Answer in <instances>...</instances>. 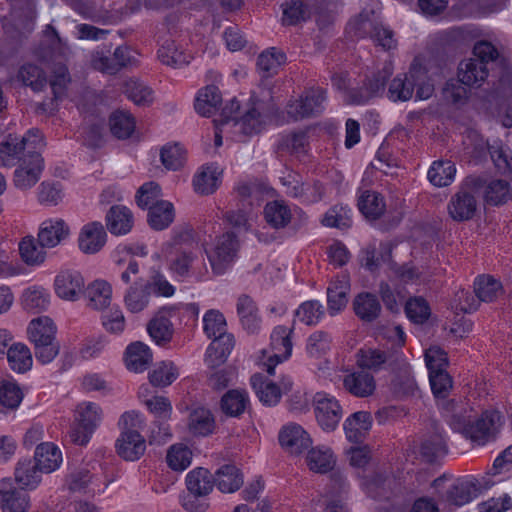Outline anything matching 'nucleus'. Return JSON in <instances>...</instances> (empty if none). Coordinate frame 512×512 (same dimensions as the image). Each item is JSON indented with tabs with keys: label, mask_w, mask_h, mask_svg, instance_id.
<instances>
[{
	"label": "nucleus",
	"mask_w": 512,
	"mask_h": 512,
	"mask_svg": "<svg viewBox=\"0 0 512 512\" xmlns=\"http://www.w3.org/2000/svg\"><path fill=\"white\" fill-rule=\"evenodd\" d=\"M284 61L285 55L281 51L271 48L258 56L257 68L262 77H270L277 73Z\"/></svg>",
	"instance_id": "57"
},
{
	"label": "nucleus",
	"mask_w": 512,
	"mask_h": 512,
	"mask_svg": "<svg viewBox=\"0 0 512 512\" xmlns=\"http://www.w3.org/2000/svg\"><path fill=\"white\" fill-rule=\"evenodd\" d=\"M234 344V337L229 333L213 339L206 352L207 364L212 368L223 364L233 350Z\"/></svg>",
	"instance_id": "29"
},
{
	"label": "nucleus",
	"mask_w": 512,
	"mask_h": 512,
	"mask_svg": "<svg viewBox=\"0 0 512 512\" xmlns=\"http://www.w3.org/2000/svg\"><path fill=\"white\" fill-rule=\"evenodd\" d=\"M189 431L193 435L207 436L215 428V420L210 410L198 407L191 411L188 422Z\"/></svg>",
	"instance_id": "47"
},
{
	"label": "nucleus",
	"mask_w": 512,
	"mask_h": 512,
	"mask_svg": "<svg viewBox=\"0 0 512 512\" xmlns=\"http://www.w3.org/2000/svg\"><path fill=\"white\" fill-rule=\"evenodd\" d=\"M249 404V398L244 390L231 389L221 398L222 412L230 417H239Z\"/></svg>",
	"instance_id": "46"
},
{
	"label": "nucleus",
	"mask_w": 512,
	"mask_h": 512,
	"mask_svg": "<svg viewBox=\"0 0 512 512\" xmlns=\"http://www.w3.org/2000/svg\"><path fill=\"white\" fill-rule=\"evenodd\" d=\"M196 251L192 249L175 251V256L169 264L172 273L182 278L188 277L192 264L197 259Z\"/></svg>",
	"instance_id": "59"
},
{
	"label": "nucleus",
	"mask_w": 512,
	"mask_h": 512,
	"mask_svg": "<svg viewBox=\"0 0 512 512\" xmlns=\"http://www.w3.org/2000/svg\"><path fill=\"white\" fill-rule=\"evenodd\" d=\"M325 98L323 89H311L299 99L288 103L287 114L295 121L317 115L323 110Z\"/></svg>",
	"instance_id": "9"
},
{
	"label": "nucleus",
	"mask_w": 512,
	"mask_h": 512,
	"mask_svg": "<svg viewBox=\"0 0 512 512\" xmlns=\"http://www.w3.org/2000/svg\"><path fill=\"white\" fill-rule=\"evenodd\" d=\"M392 72L393 69L391 65H386L382 71H379L371 79H369L363 92H360L359 95L356 92L351 94V102L354 104H363L367 102L372 96H375L379 92L384 91L385 83Z\"/></svg>",
	"instance_id": "41"
},
{
	"label": "nucleus",
	"mask_w": 512,
	"mask_h": 512,
	"mask_svg": "<svg viewBox=\"0 0 512 512\" xmlns=\"http://www.w3.org/2000/svg\"><path fill=\"white\" fill-rule=\"evenodd\" d=\"M293 328H288L283 325L276 326L271 333L270 346L274 352L272 356L268 358L266 363L267 373L273 375L275 366L286 360L292 352V341L291 335Z\"/></svg>",
	"instance_id": "12"
},
{
	"label": "nucleus",
	"mask_w": 512,
	"mask_h": 512,
	"mask_svg": "<svg viewBox=\"0 0 512 512\" xmlns=\"http://www.w3.org/2000/svg\"><path fill=\"white\" fill-rule=\"evenodd\" d=\"M489 68L478 58H469L460 62L458 67V79L461 84L478 88L488 78Z\"/></svg>",
	"instance_id": "19"
},
{
	"label": "nucleus",
	"mask_w": 512,
	"mask_h": 512,
	"mask_svg": "<svg viewBox=\"0 0 512 512\" xmlns=\"http://www.w3.org/2000/svg\"><path fill=\"white\" fill-rule=\"evenodd\" d=\"M355 315L364 323H372L381 315L382 306L378 297L371 292L358 293L352 302Z\"/></svg>",
	"instance_id": "22"
},
{
	"label": "nucleus",
	"mask_w": 512,
	"mask_h": 512,
	"mask_svg": "<svg viewBox=\"0 0 512 512\" xmlns=\"http://www.w3.org/2000/svg\"><path fill=\"white\" fill-rule=\"evenodd\" d=\"M20 257L28 266L42 265L46 258V248L39 244L38 240L31 235L25 236L19 242Z\"/></svg>",
	"instance_id": "40"
},
{
	"label": "nucleus",
	"mask_w": 512,
	"mask_h": 512,
	"mask_svg": "<svg viewBox=\"0 0 512 512\" xmlns=\"http://www.w3.org/2000/svg\"><path fill=\"white\" fill-rule=\"evenodd\" d=\"M186 486L193 498H186L183 507L190 512H205L208 503L199 500L213 490V476L205 468L199 467L187 474Z\"/></svg>",
	"instance_id": "8"
},
{
	"label": "nucleus",
	"mask_w": 512,
	"mask_h": 512,
	"mask_svg": "<svg viewBox=\"0 0 512 512\" xmlns=\"http://www.w3.org/2000/svg\"><path fill=\"white\" fill-rule=\"evenodd\" d=\"M222 171L213 164L203 165L193 177V187L197 192H213L220 188Z\"/></svg>",
	"instance_id": "32"
},
{
	"label": "nucleus",
	"mask_w": 512,
	"mask_h": 512,
	"mask_svg": "<svg viewBox=\"0 0 512 512\" xmlns=\"http://www.w3.org/2000/svg\"><path fill=\"white\" fill-rule=\"evenodd\" d=\"M279 442L291 454H300L312 444L309 434L298 424L283 427L279 433Z\"/></svg>",
	"instance_id": "17"
},
{
	"label": "nucleus",
	"mask_w": 512,
	"mask_h": 512,
	"mask_svg": "<svg viewBox=\"0 0 512 512\" xmlns=\"http://www.w3.org/2000/svg\"><path fill=\"white\" fill-rule=\"evenodd\" d=\"M392 250L389 244H381V251L377 254L374 244H369L362 249L359 256L360 264L370 272H375L381 263L390 262Z\"/></svg>",
	"instance_id": "45"
},
{
	"label": "nucleus",
	"mask_w": 512,
	"mask_h": 512,
	"mask_svg": "<svg viewBox=\"0 0 512 512\" xmlns=\"http://www.w3.org/2000/svg\"><path fill=\"white\" fill-rule=\"evenodd\" d=\"M214 484L223 493H233L243 485V475L235 465L227 464L216 472Z\"/></svg>",
	"instance_id": "38"
},
{
	"label": "nucleus",
	"mask_w": 512,
	"mask_h": 512,
	"mask_svg": "<svg viewBox=\"0 0 512 512\" xmlns=\"http://www.w3.org/2000/svg\"><path fill=\"white\" fill-rule=\"evenodd\" d=\"M356 31L355 34L363 37L365 34H369L373 41L388 51L397 47V41L394 39V33L389 28L382 24L373 23L369 20L367 14H360L355 21Z\"/></svg>",
	"instance_id": "11"
},
{
	"label": "nucleus",
	"mask_w": 512,
	"mask_h": 512,
	"mask_svg": "<svg viewBox=\"0 0 512 512\" xmlns=\"http://www.w3.org/2000/svg\"><path fill=\"white\" fill-rule=\"evenodd\" d=\"M54 288L61 299L76 301L84 292L85 280L78 271L63 270L55 277Z\"/></svg>",
	"instance_id": "14"
},
{
	"label": "nucleus",
	"mask_w": 512,
	"mask_h": 512,
	"mask_svg": "<svg viewBox=\"0 0 512 512\" xmlns=\"http://www.w3.org/2000/svg\"><path fill=\"white\" fill-rule=\"evenodd\" d=\"M228 107L224 108L222 125H229L233 123V127L236 131L241 132L244 135H253L262 131L266 125V118L263 117L255 108L248 110L243 117L240 119L232 118L227 115Z\"/></svg>",
	"instance_id": "20"
},
{
	"label": "nucleus",
	"mask_w": 512,
	"mask_h": 512,
	"mask_svg": "<svg viewBox=\"0 0 512 512\" xmlns=\"http://www.w3.org/2000/svg\"><path fill=\"white\" fill-rule=\"evenodd\" d=\"M191 58L189 53L171 39L165 40L158 49V59L160 62L175 69L189 64Z\"/></svg>",
	"instance_id": "30"
},
{
	"label": "nucleus",
	"mask_w": 512,
	"mask_h": 512,
	"mask_svg": "<svg viewBox=\"0 0 512 512\" xmlns=\"http://www.w3.org/2000/svg\"><path fill=\"white\" fill-rule=\"evenodd\" d=\"M108 231L116 236L128 234L134 225V217L129 208L123 205H113L105 216Z\"/></svg>",
	"instance_id": "21"
},
{
	"label": "nucleus",
	"mask_w": 512,
	"mask_h": 512,
	"mask_svg": "<svg viewBox=\"0 0 512 512\" xmlns=\"http://www.w3.org/2000/svg\"><path fill=\"white\" fill-rule=\"evenodd\" d=\"M6 355L10 368L17 373H25L32 366L31 351L23 343L12 344Z\"/></svg>",
	"instance_id": "51"
},
{
	"label": "nucleus",
	"mask_w": 512,
	"mask_h": 512,
	"mask_svg": "<svg viewBox=\"0 0 512 512\" xmlns=\"http://www.w3.org/2000/svg\"><path fill=\"white\" fill-rule=\"evenodd\" d=\"M390 355L379 349H361L357 353V364L362 369L379 371L389 361Z\"/></svg>",
	"instance_id": "56"
},
{
	"label": "nucleus",
	"mask_w": 512,
	"mask_h": 512,
	"mask_svg": "<svg viewBox=\"0 0 512 512\" xmlns=\"http://www.w3.org/2000/svg\"><path fill=\"white\" fill-rule=\"evenodd\" d=\"M107 233L99 221L85 224L78 235V247L85 254H96L106 244Z\"/></svg>",
	"instance_id": "15"
},
{
	"label": "nucleus",
	"mask_w": 512,
	"mask_h": 512,
	"mask_svg": "<svg viewBox=\"0 0 512 512\" xmlns=\"http://www.w3.org/2000/svg\"><path fill=\"white\" fill-rule=\"evenodd\" d=\"M474 291L480 301L493 302L503 293V286L492 276L482 275L476 279Z\"/></svg>",
	"instance_id": "53"
},
{
	"label": "nucleus",
	"mask_w": 512,
	"mask_h": 512,
	"mask_svg": "<svg viewBox=\"0 0 512 512\" xmlns=\"http://www.w3.org/2000/svg\"><path fill=\"white\" fill-rule=\"evenodd\" d=\"M477 210V202L473 194H454L448 204L450 217L458 222L473 218Z\"/></svg>",
	"instance_id": "31"
},
{
	"label": "nucleus",
	"mask_w": 512,
	"mask_h": 512,
	"mask_svg": "<svg viewBox=\"0 0 512 512\" xmlns=\"http://www.w3.org/2000/svg\"><path fill=\"white\" fill-rule=\"evenodd\" d=\"M152 298L150 284L145 279H137L126 290L123 302L131 313H140L145 310Z\"/></svg>",
	"instance_id": "18"
},
{
	"label": "nucleus",
	"mask_w": 512,
	"mask_h": 512,
	"mask_svg": "<svg viewBox=\"0 0 512 512\" xmlns=\"http://www.w3.org/2000/svg\"><path fill=\"white\" fill-rule=\"evenodd\" d=\"M512 190L505 180L488 181L485 176H467L461 184V192H508Z\"/></svg>",
	"instance_id": "36"
},
{
	"label": "nucleus",
	"mask_w": 512,
	"mask_h": 512,
	"mask_svg": "<svg viewBox=\"0 0 512 512\" xmlns=\"http://www.w3.org/2000/svg\"><path fill=\"white\" fill-rule=\"evenodd\" d=\"M222 102V96L217 86L208 85L198 92L195 109L202 116L213 114Z\"/></svg>",
	"instance_id": "48"
},
{
	"label": "nucleus",
	"mask_w": 512,
	"mask_h": 512,
	"mask_svg": "<svg viewBox=\"0 0 512 512\" xmlns=\"http://www.w3.org/2000/svg\"><path fill=\"white\" fill-rule=\"evenodd\" d=\"M111 133L118 139L129 138L135 130V118L127 111L117 110L109 118Z\"/></svg>",
	"instance_id": "52"
},
{
	"label": "nucleus",
	"mask_w": 512,
	"mask_h": 512,
	"mask_svg": "<svg viewBox=\"0 0 512 512\" xmlns=\"http://www.w3.org/2000/svg\"><path fill=\"white\" fill-rule=\"evenodd\" d=\"M358 208L367 219L376 220L385 212L386 203L382 194H361Z\"/></svg>",
	"instance_id": "55"
},
{
	"label": "nucleus",
	"mask_w": 512,
	"mask_h": 512,
	"mask_svg": "<svg viewBox=\"0 0 512 512\" xmlns=\"http://www.w3.org/2000/svg\"><path fill=\"white\" fill-rule=\"evenodd\" d=\"M198 244V234L190 224L184 223L172 229L171 238L167 245L174 251H179L181 249L197 250Z\"/></svg>",
	"instance_id": "39"
},
{
	"label": "nucleus",
	"mask_w": 512,
	"mask_h": 512,
	"mask_svg": "<svg viewBox=\"0 0 512 512\" xmlns=\"http://www.w3.org/2000/svg\"><path fill=\"white\" fill-rule=\"evenodd\" d=\"M42 473H50L62 462L61 451L52 443H41L36 447L34 459Z\"/></svg>",
	"instance_id": "37"
},
{
	"label": "nucleus",
	"mask_w": 512,
	"mask_h": 512,
	"mask_svg": "<svg viewBox=\"0 0 512 512\" xmlns=\"http://www.w3.org/2000/svg\"><path fill=\"white\" fill-rule=\"evenodd\" d=\"M87 306L94 310H103L111 303L112 288L105 280H95L84 289Z\"/></svg>",
	"instance_id": "27"
},
{
	"label": "nucleus",
	"mask_w": 512,
	"mask_h": 512,
	"mask_svg": "<svg viewBox=\"0 0 512 512\" xmlns=\"http://www.w3.org/2000/svg\"><path fill=\"white\" fill-rule=\"evenodd\" d=\"M240 242L237 235L228 231L215 239L211 250H205L212 271L215 275H222L231 266L237 257Z\"/></svg>",
	"instance_id": "7"
},
{
	"label": "nucleus",
	"mask_w": 512,
	"mask_h": 512,
	"mask_svg": "<svg viewBox=\"0 0 512 512\" xmlns=\"http://www.w3.org/2000/svg\"><path fill=\"white\" fill-rule=\"evenodd\" d=\"M160 160L167 170H179L186 160L185 151L179 144H167L160 151Z\"/></svg>",
	"instance_id": "62"
},
{
	"label": "nucleus",
	"mask_w": 512,
	"mask_h": 512,
	"mask_svg": "<svg viewBox=\"0 0 512 512\" xmlns=\"http://www.w3.org/2000/svg\"><path fill=\"white\" fill-rule=\"evenodd\" d=\"M251 384L264 405L273 406L280 401L281 388L272 381L265 379L262 374H254L251 377Z\"/></svg>",
	"instance_id": "42"
},
{
	"label": "nucleus",
	"mask_w": 512,
	"mask_h": 512,
	"mask_svg": "<svg viewBox=\"0 0 512 512\" xmlns=\"http://www.w3.org/2000/svg\"><path fill=\"white\" fill-rule=\"evenodd\" d=\"M237 313L243 329L249 334H255L260 330L261 318L258 314V307L250 296L246 294L239 296Z\"/></svg>",
	"instance_id": "23"
},
{
	"label": "nucleus",
	"mask_w": 512,
	"mask_h": 512,
	"mask_svg": "<svg viewBox=\"0 0 512 512\" xmlns=\"http://www.w3.org/2000/svg\"><path fill=\"white\" fill-rule=\"evenodd\" d=\"M456 167L455 164L449 160L434 161L428 170V180L435 187L448 186L455 177Z\"/></svg>",
	"instance_id": "50"
},
{
	"label": "nucleus",
	"mask_w": 512,
	"mask_h": 512,
	"mask_svg": "<svg viewBox=\"0 0 512 512\" xmlns=\"http://www.w3.org/2000/svg\"><path fill=\"white\" fill-rule=\"evenodd\" d=\"M174 218L175 210L173 204L169 201L158 200L150 206L147 222L153 230L162 231L171 225Z\"/></svg>",
	"instance_id": "28"
},
{
	"label": "nucleus",
	"mask_w": 512,
	"mask_h": 512,
	"mask_svg": "<svg viewBox=\"0 0 512 512\" xmlns=\"http://www.w3.org/2000/svg\"><path fill=\"white\" fill-rule=\"evenodd\" d=\"M348 286L344 281H335L327 289L328 309L333 315L342 310L347 302Z\"/></svg>",
	"instance_id": "61"
},
{
	"label": "nucleus",
	"mask_w": 512,
	"mask_h": 512,
	"mask_svg": "<svg viewBox=\"0 0 512 512\" xmlns=\"http://www.w3.org/2000/svg\"><path fill=\"white\" fill-rule=\"evenodd\" d=\"M478 492L479 488L473 481L457 480L448 488L443 500L449 506L459 507L477 497Z\"/></svg>",
	"instance_id": "24"
},
{
	"label": "nucleus",
	"mask_w": 512,
	"mask_h": 512,
	"mask_svg": "<svg viewBox=\"0 0 512 512\" xmlns=\"http://www.w3.org/2000/svg\"><path fill=\"white\" fill-rule=\"evenodd\" d=\"M152 361V354L148 346L141 342L130 344L126 350V366L134 372H142L148 368Z\"/></svg>",
	"instance_id": "43"
},
{
	"label": "nucleus",
	"mask_w": 512,
	"mask_h": 512,
	"mask_svg": "<svg viewBox=\"0 0 512 512\" xmlns=\"http://www.w3.org/2000/svg\"><path fill=\"white\" fill-rule=\"evenodd\" d=\"M13 80L25 87H30L34 92L42 91L47 84L44 70L32 63L20 66Z\"/></svg>",
	"instance_id": "35"
},
{
	"label": "nucleus",
	"mask_w": 512,
	"mask_h": 512,
	"mask_svg": "<svg viewBox=\"0 0 512 512\" xmlns=\"http://www.w3.org/2000/svg\"><path fill=\"white\" fill-rule=\"evenodd\" d=\"M264 214L266 221L274 228H283L291 220L290 209L279 201L266 204Z\"/></svg>",
	"instance_id": "60"
},
{
	"label": "nucleus",
	"mask_w": 512,
	"mask_h": 512,
	"mask_svg": "<svg viewBox=\"0 0 512 512\" xmlns=\"http://www.w3.org/2000/svg\"><path fill=\"white\" fill-rule=\"evenodd\" d=\"M30 498L24 488H17L11 478L0 481V508L3 512H26Z\"/></svg>",
	"instance_id": "13"
},
{
	"label": "nucleus",
	"mask_w": 512,
	"mask_h": 512,
	"mask_svg": "<svg viewBox=\"0 0 512 512\" xmlns=\"http://www.w3.org/2000/svg\"><path fill=\"white\" fill-rule=\"evenodd\" d=\"M81 427L88 429V432H94L101 420V408L93 402L82 403L77 407Z\"/></svg>",
	"instance_id": "63"
},
{
	"label": "nucleus",
	"mask_w": 512,
	"mask_h": 512,
	"mask_svg": "<svg viewBox=\"0 0 512 512\" xmlns=\"http://www.w3.org/2000/svg\"><path fill=\"white\" fill-rule=\"evenodd\" d=\"M432 430V433L422 442L420 449L422 458L428 463L435 462L447 453L443 430L436 422L432 423Z\"/></svg>",
	"instance_id": "26"
},
{
	"label": "nucleus",
	"mask_w": 512,
	"mask_h": 512,
	"mask_svg": "<svg viewBox=\"0 0 512 512\" xmlns=\"http://www.w3.org/2000/svg\"><path fill=\"white\" fill-rule=\"evenodd\" d=\"M454 431L477 445H485L496 438L504 424L502 414L497 410H486L481 415H473V409L464 414H454L449 420Z\"/></svg>",
	"instance_id": "1"
},
{
	"label": "nucleus",
	"mask_w": 512,
	"mask_h": 512,
	"mask_svg": "<svg viewBox=\"0 0 512 512\" xmlns=\"http://www.w3.org/2000/svg\"><path fill=\"white\" fill-rule=\"evenodd\" d=\"M179 376V369L173 361L160 362L149 374L150 383L155 387L171 385Z\"/></svg>",
	"instance_id": "54"
},
{
	"label": "nucleus",
	"mask_w": 512,
	"mask_h": 512,
	"mask_svg": "<svg viewBox=\"0 0 512 512\" xmlns=\"http://www.w3.org/2000/svg\"><path fill=\"white\" fill-rule=\"evenodd\" d=\"M41 474L34 460L24 459L15 468V481L24 489H35L41 481Z\"/></svg>",
	"instance_id": "44"
},
{
	"label": "nucleus",
	"mask_w": 512,
	"mask_h": 512,
	"mask_svg": "<svg viewBox=\"0 0 512 512\" xmlns=\"http://www.w3.org/2000/svg\"><path fill=\"white\" fill-rule=\"evenodd\" d=\"M70 234L69 226L64 220L46 221L39 229L37 240L40 245L54 248Z\"/></svg>",
	"instance_id": "25"
},
{
	"label": "nucleus",
	"mask_w": 512,
	"mask_h": 512,
	"mask_svg": "<svg viewBox=\"0 0 512 512\" xmlns=\"http://www.w3.org/2000/svg\"><path fill=\"white\" fill-rule=\"evenodd\" d=\"M372 419L369 412L353 413L344 423L347 439L353 443L362 442L366 432L371 428Z\"/></svg>",
	"instance_id": "34"
},
{
	"label": "nucleus",
	"mask_w": 512,
	"mask_h": 512,
	"mask_svg": "<svg viewBox=\"0 0 512 512\" xmlns=\"http://www.w3.org/2000/svg\"><path fill=\"white\" fill-rule=\"evenodd\" d=\"M125 94L138 106H148L153 102V91L143 82L129 79L125 82Z\"/></svg>",
	"instance_id": "58"
},
{
	"label": "nucleus",
	"mask_w": 512,
	"mask_h": 512,
	"mask_svg": "<svg viewBox=\"0 0 512 512\" xmlns=\"http://www.w3.org/2000/svg\"><path fill=\"white\" fill-rule=\"evenodd\" d=\"M70 54L69 46L60 38L56 29L50 24L47 25L43 30V37L37 49V56L44 62L58 61V64L52 71L53 74L50 80V85L56 99L64 94V90L70 82L68 69L61 62Z\"/></svg>",
	"instance_id": "2"
},
{
	"label": "nucleus",
	"mask_w": 512,
	"mask_h": 512,
	"mask_svg": "<svg viewBox=\"0 0 512 512\" xmlns=\"http://www.w3.org/2000/svg\"><path fill=\"white\" fill-rule=\"evenodd\" d=\"M42 162L39 153L30 154V159L23 158V162L14 172L15 187L20 190L30 189L39 180Z\"/></svg>",
	"instance_id": "16"
},
{
	"label": "nucleus",
	"mask_w": 512,
	"mask_h": 512,
	"mask_svg": "<svg viewBox=\"0 0 512 512\" xmlns=\"http://www.w3.org/2000/svg\"><path fill=\"white\" fill-rule=\"evenodd\" d=\"M282 7V21L286 25H296L309 17V11L302 0H286Z\"/></svg>",
	"instance_id": "64"
},
{
	"label": "nucleus",
	"mask_w": 512,
	"mask_h": 512,
	"mask_svg": "<svg viewBox=\"0 0 512 512\" xmlns=\"http://www.w3.org/2000/svg\"><path fill=\"white\" fill-rule=\"evenodd\" d=\"M315 416L320 427L325 431H333L342 417V409L338 401L328 394L316 393L313 399Z\"/></svg>",
	"instance_id": "10"
},
{
	"label": "nucleus",
	"mask_w": 512,
	"mask_h": 512,
	"mask_svg": "<svg viewBox=\"0 0 512 512\" xmlns=\"http://www.w3.org/2000/svg\"><path fill=\"white\" fill-rule=\"evenodd\" d=\"M343 385L349 393L356 397H367L375 390L374 377L363 370L346 375Z\"/></svg>",
	"instance_id": "33"
},
{
	"label": "nucleus",
	"mask_w": 512,
	"mask_h": 512,
	"mask_svg": "<svg viewBox=\"0 0 512 512\" xmlns=\"http://www.w3.org/2000/svg\"><path fill=\"white\" fill-rule=\"evenodd\" d=\"M306 461L311 471L321 474L331 471L336 463L332 450L327 447L311 448Z\"/></svg>",
	"instance_id": "49"
},
{
	"label": "nucleus",
	"mask_w": 512,
	"mask_h": 512,
	"mask_svg": "<svg viewBox=\"0 0 512 512\" xmlns=\"http://www.w3.org/2000/svg\"><path fill=\"white\" fill-rule=\"evenodd\" d=\"M30 342L34 345V354L42 364L50 363L60 351L56 340L57 328L52 319L46 316L33 319L27 329Z\"/></svg>",
	"instance_id": "5"
},
{
	"label": "nucleus",
	"mask_w": 512,
	"mask_h": 512,
	"mask_svg": "<svg viewBox=\"0 0 512 512\" xmlns=\"http://www.w3.org/2000/svg\"><path fill=\"white\" fill-rule=\"evenodd\" d=\"M42 138L39 130L31 129L26 135L18 137L9 134L4 141L0 143V165L11 167L16 162H23V158L30 159V154L38 153Z\"/></svg>",
	"instance_id": "6"
},
{
	"label": "nucleus",
	"mask_w": 512,
	"mask_h": 512,
	"mask_svg": "<svg viewBox=\"0 0 512 512\" xmlns=\"http://www.w3.org/2000/svg\"><path fill=\"white\" fill-rule=\"evenodd\" d=\"M415 88L419 100L429 99L434 92L428 71L418 58L413 60L407 73L397 75L390 82L387 97L393 102H406L412 98Z\"/></svg>",
	"instance_id": "3"
},
{
	"label": "nucleus",
	"mask_w": 512,
	"mask_h": 512,
	"mask_svg": "<svg viewBox=\"0 0 512 512\" xmlns=\"http://www.w3.org/2000/svg\"><path fill=\"white\" fill-rule=\"evenodd\" d=\"M119 426L121 433L115 443L117 454L126 461L138 460L146 450L145 439L138 431L143 426L140 415L135 411L125 412Z\"/></svg>",
	"instance_id": "4"
}]
</instances>
